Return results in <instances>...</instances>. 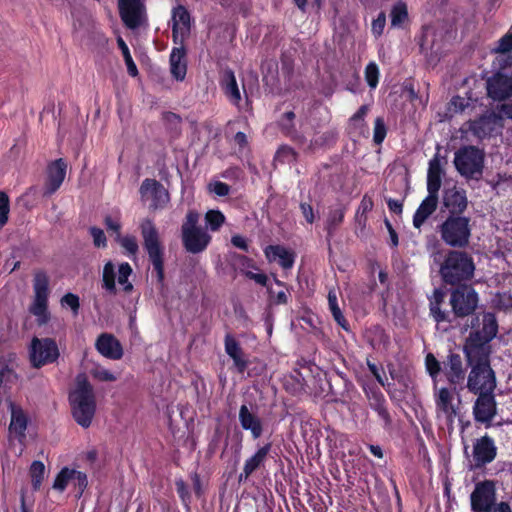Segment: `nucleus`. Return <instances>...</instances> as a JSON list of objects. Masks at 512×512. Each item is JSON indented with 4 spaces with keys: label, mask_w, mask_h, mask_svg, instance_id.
Segmentation results:
<instances>
[{
    "label": "nucleus",
    "mask_w": 512,
    "mask_h": 512,
    "mask_svg": "<svg viewBox=\"0 0 512 512\" xmlns=\"http://www.w3.org/2000/svg\"><path fill=\"white\" fill-rule=\"evenodd\" d=\"M487 95L494 102H505L512 97V72H497L487 79ZM500 112L512 119V103H503Z\"/></svg>",
    "instance_id": "10"
},
{
    "label": "nucleus",
    "mask_w": 512,
    "mask_h": 512,
    "mask_svg": "<svg viewBox=\"0 0 512 512\" xmlns=\"http://www.w3.org/2000/svg\"><path fill=\"white\" fill-rule=\"evenodd\" d=\"M276 159L282 162H290L295 160V152L292 148L284 146L281 147L276 154Z\"/></svg>",
    "instance_id": "56"
},
{
    "label": "nucleus",
    "mask_w": 512,
    "mask_h": 512,
    "mask_svg": "<svg viewBox=\"0 0 512 512\" xmlns=\"http://www.w3.org/2000/svg\"><path fill=\"white\" fill-rule=\"evenodd\" d=\"M61 305L63 307H69L74 314H77L80 305L79 297L73 293H67L61 298Z\"/></svg>",
    "instance_id": "51"
},
{
    "label": "nucleus",
    "mask_w": 512,
    "mask_h": 512,
    "mask_svg": "<svg viewBox=\"0 0 512 512\" xmlns=\"http://www.w3.org/2000/svg\"><path fill=\"white\" fill-rule=\"evenodd\" d=\"M473 331L464 345V353L470 372L467 377V388L474 394L494 392L496 376L490 366L489 342L496 336L498 324L492 313H484L480 318L471 321Z\"/></svg>",
    "instance_id": "1"
},
{
    "label": "nucleus",
    "mask_w": 512,
    "mask_h": 512,
    "mask_svg": "<svg viewBox=\"0 0 512 512\" xmlns=\"http://www.w3.org/2000/svg\"><path fill=\"white\" fill-rule=\"evenodd\" d=\"M369 107L363 105L359 110L350 118V125L355 129H362L364 126V118L368 113Z\"/></svg>",
    "instance_id": "50"
},
{
    "label": "nucleus",
    "mask_w": 512,
    "mask_h": 512,
    "mask_svg": "<svg viewBox=\"0 0 512 512\" xmlns=\"http://www.w3.org/2000/svg\"><path fill=\"white\" fill-rule=\"evenodd\" d=\"M497 454V448L492 438L485 435L476 440L473 445V459L475 465L480 467L492 462Z\"/></svg>",
    "instance_id": "22"
},
{
    "label": "nucleus",
    "mask_w": 512,
    "mask_h": 512,
    "mask_svg": "<svg viewBox=\"0 0 512 512\" xmlns=\"http://www.w3.org/2000/svg\"><path fill=\"white\" fill-rule=\"evenodd\" d=\"M105 224L109 230L114 231L116 233V236H118V233H120L121 229V224L118 220L108 216L105 218Z\"/></svg>",
    "instance_id": "59"
},
{
    "label": "nucleus",
    "mask_w": 512,
    "mask_h": 512,
    "mask_svg": "<svg viewBox=\"0 0 512 512\" xmlns=\"http://www.w3.org/2000/svg\"><path fill=\"white\" fill-rule=\"evenodd\" d=\"M231 242L232 244L239 248V249H242L244 251H247L248 250V245H247V241L244 237H242L241 235H234L232 238H231Z\"/></svg>",
    "instance_id": "60"
},
{
    "label": "nucleus",
    "mask_w": 512,
    "mask_h": 512,
    "mask_svg": "<svg viewBox=\"0 0 512 512\" xmlns=\"http://www.w3.org/2000/svg\"><path fill=\"white\" fill-rule=\"evenodd\" d=\"M221 88L228 100L235 106H240L241 92L238 87L236 77L231 70H226L221 78Z\"/></svg>",
    "instance_id": "33"
},
{
    "label": "nucleus",
    "mask_w": 512,
    "mask_h": 512,
    "mask_svg": "<svg viewBox=\"0 0 512 512\" xmlns=\"http://www.w3.org/2000/svg\"><path fill=\"white\" fill-rule=\"evenodd\" d=\"M70 482H74L81 490H83L87 485V477L80 471L65 467L57 474L53 483V488L57 491L63 492Z\"/></svg>",
    "instance_id": "26"
},
{
    "label": "nucleus",
    "mask_w": 512,
    "mask_h": 512,
    "mask_svg": "<svg viewBox=\"0 0 512 512\" xmlns=\"http://www.w3.org/2000/svg\"><path fill=\"white\" fill-rule=\"evenodd\" d=\"M238 418L242 429L249 431L253 439H258L262 436L264 422L255 410L247 405H241Z\"/></svg>",
    "instance_id": "21"
},
{
    "label": "nucleus",
    "mask_w": 512,
    "mask_h": 512,
    "mask_svg": "<svg viewBox=\"0 0 512 512\" xmlns=\"http://www.w3.org/2000/svg\"><path fill=\"white\" fill-rule=\"evenodd\" d=\"M139 191L142 201L150 202L154 210L163 209L170 201L168 191L155 179H145Z\"/></svg>",
    "instance_id": "17"
},
{
    "label": "nucleus",
    "mask_w": 512,
    "mask_h": 512,
    "mask_svg": "<svg viewBox=\"0 0 512 512\" xmlns=\"http://www.w3.org/2000/svg\"><path fill=\"white\" fill-rule=\"evenodd\" d=\"M442 298V294L440 292H436L435 293V302H431V305H430V312L432 314V316H434L438 311H440V307H439V301L441 300Z\"/></svg>",
    "instance_id": "62"
},
{
    "label": "nucleus",
    "mask_w": 512,
    "mask_h": 512,
    "mask_svg": "<svg viewBox=\"0 0 512 512\" xmlns=\"http://www.w3.org/2000/svg\"><path fill=\"white\" fill-rule=\"evenodd\" d=\"M433 398L437 420L444 423L448 429H452L455 418L460 412V397L456 395L454 390L446 387L439 388L435 383Z\"/></svg>",
    "instance_id": "5"
},
{
    "label": "nucleus",
    "mask_w": 512,
    "mask_h": 512,
    "mask_svg": "<svg viewBox=\"0 0 512 512\" xmlns=\"http://www.w3.org/2000/svg\"><path fill=\"white\" fill-rule=\"evenodd\" d=\"M225 351L233 359L238 372L243 373L248 363L243 356L239 343L231 335H226L225 337Z\"/></svg>",
    "instance_id": "36"
},
{
    "label": "nucleus",
    "mask_w": 512,
    "mask_h": 512,
    "mask_svg": "<svg viewBox=\"0 0 512 512\" xmlns=\"http://www.w3.org/2000/svg\"><path fill=\"white\" fill-rule=\"evenodd\" d=\"M245 275L254 280L256 283L260 284V285H266V282H267V276L263 273H254L252 271H245L244 272Z\"/></svg>",
    "instance_id": "58"
},
{
    "label": "nucleus",
    "mask_w": 512,
    "mask_h": 512,
    "mask_svg": "<svg viewBox=\"0 0 512 512\" xmlns=\"http://www.w3.org/2000/svg\"><path fill=\"white\" fill-rule=\"evenodd\" d=\"M465 130L470 132L479 140L488 139L501 134L503 129V118L494 111H489L478 119L467 122Z\"/></svg>",
    "instance_id": "13"
},
{
    "label": "nucleus",
    "mask_w": 512,
    "mask_h": 512,
    "mask_svg": "<svg viewBox=\"0 0 512 512\" xmlns=\"http://www.w3.org/2000/svg\"><path fill=\"white\" fill-rule=\"evenodd\" d=\"M34 297L29 311L36 317L37 322L42 325L49 321L48 311L49 298V277L44 271H36L33 280Z\"/></svg>",
    "instance_id": "11"
},
{
    "label": "nucleus",
    "mask_w": 512,
    "mask_h": 512,
    "mask_svg": "<svg viewBox=\"0 0 512 512\" xmlns=\"http://www.w3.org/2000/svg\"><path fill=\"white\" fill-rule=\"evenodd\" d=\"M270 450L271 444L267 443L264 446L259 447L252 456L246 459L240 478H248L253 472L259 469L266 461Z\"/></svg>",
    "instance_id": "31"
},
{
    "label": "nucleus",
    "mask_w": 512,
    "mask_h": 512,
    "mask_svg": "<svg viewBox=\"0 0 512 512\" xmlns=\"http://www.w3.org/2000/svg\"><path fill=\"white\" fill-rule=\"evenodd\" d=\"M173 40L175 44H183L190 32V15L183 6H177L172 12Z\"/></svg>",
    "instance_id": "24"
},
{
    "label": "nucleus",
    "mask_w": 512,
    "mask_h": 512,
    "mask_svg": "<svg viewBox=\"0 0 512 512\" xmlns=\"http://www.w3.org/2000/svg\"><path fill=\"white\" fill-rule=\"evenodd\" d=\"M368 367H369V370L370 372L375 376L376 380L382 385L384 386V380H383V377L381 376L380 374V371L378 369V367L373 364V363H370L368 362Z\"/></svg>",
    "instance_id": "61"
},
{
    "label": "nucleus",
    "mask_w": 512,
    "mask_h": 512,
    "mask_svg": "<svg viewBox=\"0 0 512 512\" xmlns=\"http://www.w3.org/2000/svg\"><path fill=\"white\" fill-rule=\"evenodd\" d=\"M132 272V268L127 262L121 263L116 270L115 265L111 261H108L103 267V288L111 294H116L117 280L122 291L125 293L131 292L133 290V285L129 282L128 278L131 276Z\"/></svg>",
    "instance_id": "12"
},
{
    "label": "nucleus",
    "mask_w": 512,
    "mask_h": 512,
    "mask_svg": "<svg viewBox=\"0 0 512 512\" xmlns=\"http://www.w3.org/2000/svg\"><path fill=\"white\" fill-rule=\"evenodd\" d=\"M69 400L75 421L84 428L89 427L96 411V400L93 387L85 375L77 376Z\"/></svg>",
    "instance_id": "2"
},
{
    "label": "nucleus",
    "mask_w": 512,
    "mask_h": 512,
    "mask_svg": "<svg viewBox=\"0 0 512 512\" xmlns=\"http://www.w3.org/2000/svg\"><path fill=\"white\" fill-rule=\"evenodd\" d=\"M388 207L391 211L395 212V213H401L402 211V205L401 203H399L398 201L396 200H389L388 201Z\"/></svg>",
    "instance_id": "64"
},
{
    "label": "nucleus",
    "mask_w": 512,
    "mask_h": 512,
    "mask_svg": "<svg viewBox=\"0 0 512 512\" xmlns=\"http://www.w3.org/2000/svg\"><path fill=\"white\" fill-rule=\"evenodd\" d=\"M8 409L11 419L8 427L10 437L18 440L23 444L26 439V430L29 424V416L27 412L13 401H8Z\"/></svg>",
    "instance_id": "18"
},
{
    "label": "nucleus",
    "mask_w": 512,
    "mask_h": 512,
    "mask_svg": "<svg viewBox=\"0 0 512 512\" xmlns=\"http://www.w3.org/2000/svg\"><path fill=\"white\" fill-rule=\"evenodd\" d=\"M118 10L122 22L128 29H138L147 22L143 0H118Z\"/></svg>",
    "instance_id": "15"
},
{
    "label": "nucleus",
    "mask_w": 512,
    "mask_h": 512,
    "mask_svg": "<svg viewBox=\"0 0 512 512\" xmlns=\"http://www.w3.org/2000/svg\"><path fill=\"white\" fill-rule=\"evenodd\" d=\"M444 374L447 378V381L455 388L458 385L461 386L464 383L466 372L463 368L460 355L450 354L448 356L447 363L444 367Z\"/></svg>",
    "instance_id": "27"
},
{
    "label": "nucleus",
    "mask_w": 512,
    "mask_h": 512,
    "mask_svg": "<svg viewBox=\"0 0 512 512\" xmlns=\"http://www.w3.org/2000/svg\"><path fill=\"white\" fill-rule=\"evenodd\" d=\"M379 68L375 62H370L365 68V80L371 89H375L379 81Z\"/></svg>",
    "instance_id": "45"
},
{
    "label": "nucleus",
    "mask_w": 512,
    "mask_h": 512,
    "mask_svg": "<svg viewBox=\"0 0 512 512\" xmlns=\"http://www.w3.org/2000/svg\"><path fill=\"white\" fill-rule=\"evenodd\" d=\"M474 269V263L466 253L451 251L441 265L440 273L444 282L455 285L471 278Z\"/></svg>",
    "instance_id": "3"
},
{
    "label": "nucleus",
    "mask_w": 512,
    "mask_h": 512,
    "mask_svg": "<svg viewBox=\"0 0 512 512\" xmlns=\"http://www.w3.org/2000/svg\"><path fill=\"white\" fill-rule=\"evenodd\" d=\"M176 488H177V492L180 495V497L183 500H185V497L187 496V488H186V484L184 483V481L183 480H177L176 481Z\"/></svg>",
    "instance_id": "63"
},
{
    "label": "nucleus",
    "mask_w": 512,
    "mask_h": 512,
    "mask_svg": "<svg viewBox=\"0 0 512 512\" xmlns=\"http://www.w3.org/2000/svg\"><path fill=\"white\" fill-rule=\"evenodd\" d=\"M344 214L345 212L343 208H336L329 212L326 220V229L329 235H331L334 230L342 223Z\"/></svg>",
    "instance_id": "42"
},
{
    "label": "nucleus",
    "mask_w": 512,
    "mask_h": 512,
    "mask_svg": "<svg viewBox=\"0 0 512 512\" xmlns=\"http://www.w3.org/2000/svg\"><path fill=\"white\" fill-rule=\"evenodd\" d=\"M116 241L121 245V247L129 256H136L139 249L136 237L131 235L121 236V234L118 233V236H116Z\"/></svg>",
    "instance_id": "40"
},
{
    "label": "nucleus",
    "mask_w": 512,
    "mask_h": 512,
    "mask_svg": "<svg viewBox=\"0 0 512 512\" xmlns=\"http://www.w3.org/2000/svg\"><path fill=\"white\" fill-rule=\"evenodd\" d=\"M477 395L478 398L473 406L474 418L477 422L484 423L486 427H489L497 412L494 392Z\"/></svg>",
    "instance_id": "19"
},
{
    "label": "nucleus",
    "mask_w": 512,
    "mask_h": 512,
    "mask_svg": "<svg viewBox=\"0 0 512 512\" xmlns=\"http://www.w3.org/2000/svg\"><path fill=\"white\" fill-rule=\"evenodd\" d=\"M205 222L211 231H217L225 222V216L219 210H209L205 214Z\"/></svg>",
    "instance_id": "41"
},
{
    "label": "nucleus",
    "mask_w": 512,
    "mask_h": 512,
    "mask_svg": "<svg viewBox=\"0 0 512 512\" xmlns=\"http://www.w3.org/2000/svg\"><path fill=\"white\" fill-rule=\"evenodd\" d=\"M373 205V200L370 197L365 195L362 198L356 214V221L360 226L364 227L366 225V214L372 210Z\"/></svg>",
    "instance_id": "43"
},
{
    "label": "nucleus",
    "mask_w": 512,
    "mask_h": 512,
    "mask_svg": "<svg viewBox=\"0 0 512 512\" xmlns=\"http://www.w3.org/2000/svg\"><path fill=\"white\" fill-rule=\"evenodd\" d=\"M450 304L457 316L471 314L478 304V295L469 286H461L451 293Z\"/></svg>",
    "instance_id": "16"
},
{
    "label": "nucleus",
    "mask_w": 512,
    "mask_h": 512,
    "mask_svg": "<svg viewBox=\"0 0 512 512\" xmlns=\"http://www.w3.org/2000/svg\"><path fill=\"white\" fill-rule=\"evenodd\" d=\"M484 152L474 146H464L454 155V166L467 179H479L484 168Z\"/></svg>",
    "instance_id": "9"
},
{
    "label": "nucleus",
    "mask_w": 512,
    "mask_h": 512,
    "mask_svg": "<svg viewBox=\"0 0 512 512\" xmlns=\"http://www.w3.org/2000/svg\"><path fill=\"white\" fill-rule=\"evenodd\" d=\"M269 262H278L284 269H290L295 261L294 253L281 245H270L264 250Z\"/></svg>",
    "instance_id": "29"
},
{
    "label": "nucleus",
    "mask_w": 512,
    "mask_h": 512,
    "mask_svg": "<svg viewBox=\"0 0 512 512\" xmlns=\"http://www.w3.org/2000/svg\"><path fill=\"white\" fill-rule=\"evenodd\" d=\"M391 26L394 28L401 27L408 17L407 6L403 2H397L391 10Z\"/></svg>",
    "instance_id": "37"
},
{
    "label": "nucleus",
    "mask_w": 512,
    "mask_h": 512,
    "mask_svg": "<svg viewBox=\"0 0 512 512\" xmlns=\"http://www.w3.org/2000/svg\"><path fill=\"white\" fill-rule=\"evenodd\" d=\"M90 234L93 238V243L96 247H106V236L104 231L97 227L90 228Z\"/></svg>",
    "instance_id": "54"
},
{
    "label": "nucleus",
    "mask_w": 512,
    "mask_h": 512,
    "mask_svg": "<svg viewBox=\"0 0 512 512\" xmlns=\"http://www.w3.org/2000/svg\"><path fill=\"white\" fill-rule=\"evenodd\" d=\"M170 72L174 79L183 81L187 72L186 52L182 44L174 47L170 54Z\"/></svg>",
    "instance_id": "30"
},
{
    "label": "nucleus",
    "mask_w": 512,
    "mask_h": 512,
    "mask_svg": "<svg viewBox=\"0 0 512 512\" xmlns=\"http://www.w3.org/2000/svg\"><path fill=\"white\" fill-rule=\"evenodd\" d=\"M476 105L477 99H473L471 96H454L448 103L447 114L449 117H453L457 114L471 113Z\"/></svg>",
    "instance_id": "35"
},
{
    "label": "nucleus",
    "mask_w": 512,
    "mask_h": 512,
    "mask_svg": "<svg viewBox=\"0 0 512 512\" xmlns=\"http://www.w3.org/2000/svg\"><path fill=\"white\" fill-rule=\"evenodd\" d=\"M9 199L7 195L0 192V228L4 226L8 220Z\"/></svg>",
    "instance_id": "52"
},
{
    "label": "nucleus",
    "mask_w": 512,
    "mask_h": 512,
    "mask_svg": "<svg viewBox=\"0 0 512 512\" xmlns=\"http://www.w3.org/2000/svg\"><path fill=\"white\" fill-rule=\"evenodd\" d=\"M29 355L33 367L39 368L55 362L59 357V349L54 340L35 337L31 341Z\"/></svg>",
    "instance_id": "14"
},
{
    "label": "nucleus",
    "mask_w": 512,
    "mask_h": 512,
    "mask_svg": "<svg viewBox=\"0 0 512 512\" xmlns=\"http://www.w3.org/2000/svg\"><path fill=\"white\" fill-rule=\"evenodd\" d=\"M300 208H301L302 214L305 217L306 221L310 224L313 223L315 220V216H314L312 206L307 203H301Z\"/></svg>",
    "instance_id": "57"
},
{
    "label": "nucleus",
    "mask_w": 512,
    "mask_h": 512,
    "mask_svg": "<svg viewBox=\"0 0 512 512\" xmlns=\"http://www.w3.org/2000/svg\"><path fill=\"white\" fill-rule=\"evenodd\" d=\"M437 202L438 195L428 193L413 216V225L415 228H420L426 219L432 215L437 208Z\"/></svg>",
    "instance_id": "34"
},
{
    "label": "nucleus",
    "mask_w": 512,
    "mask_h": 512,
    "mask_svg": "<svg viewBox=\"0 0 512 512\" xmlns=\"http://www.w3.org/2000/svg\"><path fill=\"white\" fill-rule=\"evenodd\" d=\"M387 129L385 126V123L382 118H376L375 125H374V135L373 140L374 142L379 145L381 144L385 137H386Z\"/></svg>",
    "instance_id": "49"
},
{
    "label": "nucleus",
    "mask_w": 512,
    "mask_h": 512,
    "mask_svg": "<svg viewBox=\"0 0 512 512\" xmlns=\"http://www.w3.org/2000/svg\"><path fill=\"white\" fill-rule=\"evenodd\" d=\"M443 205L449 210L450 215H461L468 206L466 191L453 185L443 191Z\"/></svg>",
    "instance_id": "20"
},
{
    "label": "nucleus",
    "mask_w": 512,
    "mask_h": 512,
    "mask_svg": "<svg viewBox=\"0 0 512 512\" xmlns=\"http://www.w3.org/2000/svg\"><path fill=\"white\" fill-rule=\"evenodd\" d=\"M91 375L95 379H97L99 381H103V382H112L117 379V377L112 372H110L109 370H107L106 368H104L102 366L94 367L91 370Z\"/></svg>",
    "instance_id": "48"
},
{
    "label": "nucleus",
    "mask_w": 512,
    "mask_h": 512,
    "mask_svg": "<svg viewBox=\"0 0 512 512\" xmlns=\"http://www.w3.org/2000/svg\"><path fill=\"white\" fill-rule=\"evenodd\" d=\"M328 303H329L330 311H331L335 321L340 326L345 328L346 320H345V317L342 314V312H341V310H340V308L338 306L337 295H336V293L334 291H330L329 292V294H328Z\"/></svg>",
    "instance_id": "44"
},
{
    "label": "nucleus",
    "mask_w": 512,
    "mask_h": 512,
    "mask_svg": "<svg viewBox=\"0 0 512 512\" xmlns=\"http://www.w3.org/2000/svg\"><path fill=\"white\" fill-rule=\"evenodd\" d=\"M493 306L498 309L512 308V294L509 292L497 293L492 299Z\"/></svg>",
    "instance_id": "46"
},
{
    "label": "nucleus",
    "mask_w": 512,
    "mask_h": 512,
    "mask_svg": "<svg viewBox=\"0 0 512 512\" xmlns=\"http://www.w3.org/2000/svg\"><path fill=\"white\" fill-rule=\"evenodd\" d=\"M425 366L429 375L432 377L434 384L437 383V376L441 370L439 361L434 357L433 354H428L425 358Z\"/></svg>",
    "instance_id": "47"
},
{
    "label": "nucleus",
    "mask_w": 512,
    "mask_h": 512,
    "mask_svg": "<svg viewBox=\"0 0 512 512\" xmlns=\"http://www.w3.org/2000/svg\"><path fill=\"white\" fill-rule=\"evenodd\" d=\"M470 502L474 512H512L507 502L496 503V490L491 481L477 483L470 495Z\"/></svg>",
    "instance_id": "7"
},
{
    "label": "nucleus",
    "mask_w": 512,
    "mask_h": 512,
    "mask_svg": "<svg viewBox=\"0 0 512 512\" xmlns=\"http://www.w3.org/2000/svg\"><path fill=\"white\" fill-rule=\"evenodd\" d=\"M442 240L451 247H465L471 236L470 219L461 215H449L440 225Z\"/></svg>",
    "instance_id": "8"
},
{
    "label": "nucleus",
    "mask_w": 512,
    "mask_h": 512,
    "mask_svg": "<svg viewBox=\"0 0 512 512\" xmlns=\"http://www.w3.org/2000/svg\"><path fill=\"white\" fill-rule=\"evenodd\" d=\"M442 173L440 157L436 154L430 159L427 172V191L429 194L438 195L441 187Z\"/></svg>",
    "instance_id": "32"
},
{
    "label": "nucleus",
    "mask_w": 512,
    "mask_h": 512,
    "mask_svg": "<svg viewBox=\"0 0 512 512\" xmlns=\"http://www.w3.org/2000/svg\"><path fill=\"white\" fill-rule=\"evenodd\" d=\"M117 44H118L119 49L122 52L129 75H131L132 77L137 76L138 75L137 66L132 59V56H131V53H130V50H129L127 44L125 43V41L123 40V38L121 36L117 37Z\"/></svg>",
    "instance_id": "38"
},
{
    "label": "nucleus",
    "mask_w": 512,
    "mask_h": 512,
    "mask_svg": "<svg viewBox=\"0 0 512 512\" xmlns=\"http://www.w3.org/2000/svg\"><path fill=\"white\" fill-rule=\"evenodd\" d=\"M209 190L217 196H226L230 192V187L224 182L215 181L209 184Z\"/></svg>",
    "instance_id": "55"
},
{
    "label": "nucleus",
    "mask_w": 512,
    "mask_h": 512,
    "mask_svg": "<svg viewBox=\"0 0 512 512\" xmlns=\"http://www.w3.org/2000/svg\"><path fill=\"white\" fill-rule=\"evenodd\" d=\"M386 25V15L384 12L378 14L377 18L372 22V33L374 36L379 37L382 35L384 27Z\"/></svg>",
    "instance_id": "53"
},
{
    "label": "nucleus",
    "mask_w": 512,
    "mask_h": 512,
    "mask_svg": "<svg viewBox=\"0 0 512 512\" xmlns=\"http://www.w3.org/2000/svg\"><path fill=\"white\" fill-rule=\"evenodd\" d=\"M96 350L105 358L119 360L123 357V347L112 334L102 333L95 342Z\"/></svg>",
    "instance_id": "23"
},
{
    "label": "nucleus",
    "mask_w": 512,
    "mask_h": 512,
    "mask_svg": "<svg viewBox=\"0 0 512 512\" xmlns=\"http://www.w3.org/2000/svg\"><path fill=\"white\" fill-rule=\"evenodd\" d=\"M45 475V465L41 461H33L30 466L32 486L35 490L41 487Z\"/></svg>",
    "instance_id": "39"
},
{
    "label": "nucleus",
    "mask_w": 512,
    "mask_h": 512,
    "mask_svg": "<svg viewBox=\"0 0 512 512\" xmlns=\"http://www.w3.org/2000/svg\"><path fill=\"white\" fill-rule=\"evenodd\" d=\"M67 164L63 159L53 161L47 168L46 194L59 189L66 176Z\"/></svg>",
    "instance_id": "25"
},
{
    "label": "nucleus",
    "mask_w": 512,
    "mask_h": 512,
    "mask_svg": "<svg viewBox=\"0 0 512 512\" xmlns=\"http://www.w3.org/2000/svg\"><path fill=\"white\" fill-rule=\"evenodd\" d=\"M141 234L143 246L146 250L149 260L156 272L159 283L164 281V248L160 242L159 233L151 220H145L141 224Z\"/></svg>",
    "instance_id": "6"
},
{
    "label": "nucleus",
    "mask_w": 512,
    "mask_h": 512,
    "mask_svg": "<svg viewBox=\"0 0 512 512\" xmlns=\"http://www.w3.org/2000/svg\"><path fill=\"white\" fill-rule=\"evenodd\" d=\"M199 218L200 215L197 211L190 210L181 227L183 246L193 254L204 251L211 241L209 233L198 226Z\"/></svg>",
    "instance_id": "4"
},
{
    "label": "nucleus",
    "mask_w": 512,
    "mask_h": 512,
    "mask_svg": "<svg viewBox=\"0 0 512 512\" xmlns=\"http://www.w3.org/2000/svg\"><path fill=\"white\" fill-rule=\"evenodd\" d=\"M364 392L370 407L377 412L386 425L390 424V415L386 409V400L383 393L378 388L369 385L364 387Z\"/></svg>",
    "instance_id": "28"
}]
</instances>
